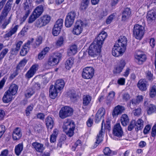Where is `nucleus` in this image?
<instances>
[{
    "mask_svg": "<svg viewBox=\"0 0 156 156\" xmlns=\"http://www.w3.org/2000/svg\"><path fill=\"white\" fill-rule=\"evenodd\" d=\"M65 83L62 79L57 80L55 86L51 85L49 89V96L52 99H55L57 96L58 91L62 90L64 87Z\"/></svg>",
    "mask_w": 156,
    "mask_h": 156,
    "instance_id": "obj_1",
    "label": "nucleus"
},
{
    "mask_svg": "<svg viewBox=\"0 0 156 156\" xmlns=\"http://www.w3.org/2000/svg\"><path fill=\"white\" fill-rule=\"evenodd\" d=\"M62 128L66 135L71 137L74 134L75 128L74 122L71 119H66L64 122Z\"/></svg>",
    "mask_w": 156,
    "mask_h": 156,
    "instance_id": "obj_2",
    "label": "nucleus"
},
{
    "mask_svg": "<svg viewBox=\"0 0 156 156\" xmlns=\"http://www.w3.org/2000/svg\"><path fill=\"white\" fill-rule=\"evenodd\" d=\"M102 45L94 41L89 47L88 51L89 55L91 56L94 57L99 55L101 52Z\"/></svg>",
    "mask_w": 156,
    "mask_h": 156,
    "instance_id": "obj_3",
    "label": "nucleus"
},
{
    "mask_svg": "<svg viewBox=\"0 0 156 156\" xmlns=\"http://www.w3.org/2000/svg\"><path fill=\"white\" fill-rule=\"evenodd\" d=\"M51 20V17L48 15H44L38 19L35 23V26L40 28L48 24Z\"/></svg>",
    "mask_w": 156,
    "mask_h": 156,
    "instance_id": "obj_4",
    "label": "nucleus"
},
{
    "mask_svg": "<svg viewBox=\"0 0 156 156\" xmlns=\"http://www.w3.org/2000/svg\"><path fill=\"white\" fill-rule=\"evenodd\" d=\"M133 31L135 38L140 40L144 34V28L141 25L136 24L134 26Z\"/></svg>",
    "mask_w": 156,
    "mask_h": 156,
    "instance_id": "obj_5",
    "label": "nucleus"
},
{
    "mask_svg": "<svg viewBox=\"0 0 156 156\" xmlns=\"http://www.w3.org/2000/svg\"><path fill=\"white\" fill-rule=\"evenodd\" d=\"M107 124L105 125L104 123V120H103L101 123V130L99 132V134L97 136L96 138V141L95 142L94 148H96L102 140V136L104 133V130L103 129V124H104V125L105 128L108 129L110 127L109 122L107 121Z\"/></svg>",
    "mask_w": 156,
    "mask_h": 156,
    "instance_id": "obj_6",
    "label": "nucleus"
},
{
    "mask_svg": "<svg viewBox=\"0 0 156 156\" xmlns=\"http://www.w3.org/2000/svg\"><path fill=\"white\" fill-rule=\"evenodd\" d=\"M76 16V14L74 11H71L67 15L65 21L66 26L67 27H71L73 25Z\"/></svg>",
    "mask_w": 156,
    "mask_h": 156,
    "instance_id": "obj_7",
    "label": "nucleus"
},
{
    "mask_svg": "<svg viewBox=\"0 0 156 156\" xmlns=\"http://www.w3.org/2000/svg\"><path fill=\"white\" fill-rule=\"evenodd\" d=\"M94 74V69L91 67H87L84 68L82 72L83 78L86 79H91Z\"/></svg>",
    "mask_w": 156,
    "mask_h": 156,
    "instance_id": "obj_8",
    "label": "nucleus"
},
{
    "mask_svg": "<svg viewBox=\"0 0 156 156\" xmlns=\"http://www.w3.org/2000/svg\"><path fill=\"white\" fill-rule=\"evenodd\" d=\"M85 25L81 20H77L76 23L73 30V34L78 35L82 32Z\"/></svg>",
    "mask_w": 156,
    "mask_h": 156,
    "instance_id": "obj_9",
    "label": "nucleus"
},
{
    "mask_svg": "<svg viewBox=\"0 0 156 156\" xmlns=\"http://www.w3.org/2000/svg\"><path fill=\"white\" fill-rule=\"evenodd\" d=\"M8 13H7L6 14H5L3 12H1L0 15V27L2 29H5L10 22L11 16L8 19H6Z\"/></svg>",
    "mask_w": 156,
    "mask_h": 156,
    "instance_id": "obj_10",
    "label": "nucleus"
},
{
    "mask_svg": "<svg viewBox=\"0 0 156 156\" xmlns=\"http://www.w3.org/2000/svg\"><path fill=\"white\" fill-rule=\"evenodd\" d=\"M73 112L72 108L69 107L65 106L61 108L59 112V117L62 119L71 115Z\"/></svg>",
    "mask_w": 156,
    "mask_h": 156,
    "instance_id": "obj_11",
    "label": "nucleus"
},
{
    "mask_svg": "<svg viewBox=\"0 0 156 156\" xmlns=\"http://www.w3.org/2000/svg\"><path fill=\"white\" fill-rule=\"evenodd\" d=\"M61 57L62 55L60 53H56L54 57H51L48 59V64L51 66L58 64L61 59Z\"/></svg>",
    "mask_w": 156,
    "mask_h": 156,
    "instance_id": "obj_12",
    "label": "nucleus"
},
{
    "mask_svg": "<svg viewBox=\"0 0 156 156\" xmlns=\"http://www.w3.org/2000/svg\"><path fill=\"white\" fill-rule=\"evenodd\" d=\"M125 51L123 48L115 44L112 50V54L114 56L117 57L122 55Z\"/></svg>",
    "mask_w": 156,
    "mask_h": 156,
    "instance_id": "obj_13",
    "label": "nucleus"
},
{
    "mask_svg": "<svg viewBox=\"0 0 156 156\" xmlns=\"http://www.w3.org/2000/svg\"><path fill=\"white\" fill-rule=\"evenodd\" d=\"M113 133L115 136L121 137L123 135V131L119 123H117L114 126Z\"/></svg>",
    "mask_w": 156,
    "mask_h": 156,
    "instance_id": "obj_14",
    "label": "nucleus"
},
{
    "mask_svg": "<svg viewBox=\"0 0 156 156\" xmlns=\"http://www.w3.org/2000/svg\"><path fill=\"white\" fill-rule=\"evenodd\" d=\"M38 65L34 64L33 65L25 74V77L29 79L32 77L35 73L36 71L38 70Z\"/></svg>",
    "mask_w": 156,
    "mask_h": 156,
    "instance_id": "obj_15",
    "label": "nucleus"
},
{
    "mask_svg": "<svg viewBox=\"0 0 156 156\" xmlns=\"http://www.w3.org/2000/svg\"><path fill=\"white\" fill-rule=\"evenodd\" d=\"M127 41V39L125 36H121L118 40L117 43L115 44L125 50Z\"/></svg>",
    "mask_w": 156,
    "mask_h": 156,
    "instance_id": "obj_16",
    "label": "nucleus"
},
{
    "mask_svg": "<svg viewBox=\"0 0 156 156\" xmlns=\"http://www.w3.org/2000/svg\"><path fill=\"white\" fill-rule=\"evenodd\" d=\"M33 40L34 39L32 38L30 41H28L23 46V48L20 52V54L21 55L24 56L27 53V51L30 48V45L33 42Z\"/></svg>",
    "mask_w": 156,
    "mask_h": 156,
    "instance_id": "obj_17",
    "label": "nucleus"
},
{
    "mask_svg": "<svg viewBox=\"0 0 156 156\" xmlns=\"http://www.w3.org/2000/svg\"><path fill=\"white\" fill-rule=\"evenodd\" d=\"M125 110V108L123 106L118 105L114 108L112 112V115L113 117H116L123 112Z\"/></svg>",
    "mask_w": 156,
    "mask_h": 156,
    "instance_id": "obj_18",
    "label": "nucleus"
},
{
    "mask_svg": "<svg viewBox=\"0 0 156 156\" xmlns=\"http://www.w3.org/2000/svg\"><path fill=\"white\" fill-rule=\"evenodd\" d=\"M147 21L150 23L156 19V9H154L148 12L147 16Z\"/></svg>",
    "mask_w": 156,
    "mask_h": 156,
    "instance_id": "obj_19",
    "label": "nucleus"
},
{
    "mask_svg": "<svg viewBox=\"0 0 156 156\" xmlns=\"http://www.w3.org/2000/svg\"><path fill=\"white\" fill-rule=\"evenodd\" d=\"M148 85L147 82L144 79L140 80L137 84V87L141 91H146Z\"/></svg>",
    "mask_w": 156,
    "mask_h": 156,
    "instance_id": "obj_20",
    "label": "nucleus"
},
{
    "mask_svg": "<svg viewBox=\"0 0 156 156\" xmlns=\"http://www.w3.org/2000/svg\"><path fill=\"white\" fill-rule=\"evenodd\" d=\"M107 36L106 33L104 31H102L99 34L96 40L94 41H96L98 43L102 45Z\"/></svg>",
    "mask_w": 156,
    "mask_h": 156,
    "instance_id": "obj_21",
    "label": "nucleus"
},
{
    "mask_svg": "<svg viewBox=\"0 0 156 156\" xmlns=\"http://www.w3.org/2000/svg\"><path fill=\"white\" fill-rule=\"evenodd\" d=\"M144 105L145 106H147V114L149 115H151L156 110V106L155 105L150 104H148L147 101H144Z\"/></svg>",
    "mask_w": 156,
    "mask_h": 156,
    "instance_id": "obj_22",
    "label": "nucleus"
},
{
    "mask_svg": "<svg viewBox=\"0 0 156 156\" xmlns=\"http://www.w3.org/2000/svg\"><path fill=\"white\" fill-rule=\"evenodd\" d=\"M23 6L24 11L31 12L32 10L33 6L31 0H25Z\"/></svg>",
    "mask_w": 156,
    "mask_h": 156,
    "instance_id": "obj_23",
    "label": "nucleus"
},
{
    "mask_svg": "<svg viewBox=\"0 0 156 156\" xmlns=\"http://www.w3.org/2000/svg\"><path fill=\"white\" fill-rule=\"evenodd\" d=\"M32 145V148L34 149L37 152H42L44 149V145L37 142L33 143Z\"/></svg>",
    "mask_w": 156,
    "mask_h": 156,
    "instance_id": "obj_24",
    "label": "nucleus"
},
{
    "mask_svg": "<svg viewBox=\"0 0 156 156\" xmlns=\"http://www.w3.org/2000/svg\"><path fill=\"white\" fill-rule=\"evenodd\" d=\"M136 62L139 65L142 64L146 59L145 55L144 54H136L135 55Z\"/></svg>",
    "mask_w": 156,
    "mask_h": 156,
    "instance_id": "obj_25",
    "label": "nucleus"
},
{
    "mask_svg": "<svg viewBox=\"0 0 156 156\" xmlns=\"http://www.w3.org/2000/svg\"><path fill=\"white\" fill-rule=\"evenodd\" d=\"M22 133L20 128L17 127L14 130L12 134V137L14 140H19L22 136Z\"/></svg>",
    "mask_w": 156,
    "mask_h": 156,
    "instance_id": "obj_26",
    "label": "nucleus"
},
{
    "mask_svg": "<svg viewBox=\"0 0 156 156\" xmlns=\"http://www.w3.org/2000/svg\"><path fill=\"white\" fill-rule=\"evenodd\" d=\"M92 97L89 95H85L83 97L82 108L84 109L86 106L89 105L91 101Z\"/></svg>",
    "mask_w": 156,
    "mask_h": 156,
    "instance_id": "obj_27",
    "label": "nucleus"
},
{
    "mask_svg": "<svg viewBox=\"0 0 156 156\" xmlns=\"http://www.w3.org/2000/svg\"><path fill=\"white\" fill-rule=\"evenodd\" d=\"M13 95L6 91L2 98V101L4 103H8L11 101L12 99Z\"/></svg>",
    "mask_w": 156,
    "mask_h": 156,
    "instance_id": "obj_28",
    "label": "nucleus"
},
{
    "mask_svg": "<svg viewBox=\"0 0 156 156\" xmlns=\"http://www.w3.org/2000/svg\"><path fill=\"white\" fill-rule=\"evenodd\" d=\"M18 27V25H16L14 27H12L10 31L4 35V38H7L11 36L16 32Z\"/></svg>",
    "mask_w": 156,
    "mask_h": 156,
    "instance_id": "obj_29",
    "label": "nucleus"
},
{
    "mask_svg": "<svg viewBox=\"0 0 156 156\" xmlns=\"http://www.w3.org/2000/svg\"><path fill=\"white\" fill-rule=\"evenodd\" d=\"M125 62L124 60L120 61L119 63L114 69V72L117 73H120L122 72L125 66Z\"/></svg>",
    "mask_w": 156,
    "mask_h": 156,
    "instance_id": "obj_30",
    "label": "nucleus"
},
{
    "mask_svg": "<svg viewBox=\"0 0 156 156\" xmlns=\"http://www.w3.org/2000/svg\"><path fill=\"white\" fill-rule=\"evenodd\" d=\"M23 43L22 41H19L16 43L15 45L16 47L11 49V52L12 54L13 55L16 54L18 51L19 50L20 48Z\"/></svg>",
    "mask_w": 156,
    "mask_h": 156,
    "instance_id": "obj_31",
    "label": "nucleus"
},
{
    "mask_svg": "<svg viewBox=\"0 0 156 156\" xmlns=\"http://www.w3.org/2000/svg\"><path fill=\"white\" fill-rule=\"evenodd\" d=\"M18 89V86L15 84H11L7 91L13 96L16 93Z\"/></svg>",
    "mask_w": 156,
    "mask_h": 156,
    "instance_id": "obj_32",
    "label": "nucleus"
},
{
    "mask_svg": "<svg viewBox=\"0 0 156 156\" xmlns=\"http://www.w3.org/2000/svg\"><path fill=\"white\" fill-rule=\"evenodd\" d=\"M13 1V0H9L8 1L2 12L6 14L7 13L9 12L11 8V5Z\"/></svg>",
    "mask_w": 156,
    "mask_h": 156,
    "instance_id": "obj_33",
    "label": "nucleus"
},
{
    "mask_svg": "<svg viewBox=\"0 0 156 156\" xmlns=\"http://www.w3.org/2000/svg\"><path fill=\"white\" fill-rule=\"evenodd\" d=\"M46 125L48 129H51L54 125V120L53 118L50 116L47 117L45 119Z\"/></svg>",
    "mask_w": 156,
    "mask_h": 156,
    "instance_id": "obj_34",
    "label": "nucleus"
},
{
    "mask_svg": "<svg viewBox=\"0 0 156 156\" xmlns=\"http://www.w3.org/2000/svg\"><path fill=\"white\" fill-rule=\"evenodd\" d=\"M131 11L129 8H126L123 11L122 16V20H125L128 19L130 15Z\"/></svg>",
    "mask_w": 156,
    "mask_h": 156,
    "instance_id": "obj_35",
    "label": "nucleus"
},
{
    "mask_svg": "<svg viewBox=\"0 0 156 156\" xmlns=\"http://www.w3.org/2000/svg\"><path fill=\"white\" fill-rule=\"evenodd\" d=\"M77 52V47L75 45H73L70 47L68 50L67 55L69 56H72L75 54Z\"/></svg>",
    "mask_w": 156,
    "mask_h": 156,
    "instance_id": "obj_36",
    "label": "nucleus"
},
{
    "mask_svg": "<svg viewBox=\"0 0 156 156\" xmlns=\"http://www.w3.org/2000/svg\"><path fill=\"white\" fill-rule=\"evenodd\" d=\"M49 50L50 48L48 47H46L44 48L41 52L38 54V59L39 60L42 59Z\"/></svg>",
    "mask_w": 156,
    "mask_h": 156,
    "instance_id": "obj_37",
    "label": "nucleus"
},
{
    "mask_svg": "<svg viewBox=\"0 0 156 156\" xmlns=\"http://www.w3.org/2000/svg\"><path fill=\"white\" fill-rule=\"evenodd\" d=\"M23 149V143H20L16 145L15 148V152L17 156L20 155Z\"/></svg>",
    "mask_w": 156,
    "mask_h": 156,
    "instance_id": "obj_38",
    "label": "nucleus"
},
{
    "mask_svg": "<svg viewBox=\"0 0 156 156\" xmlns=\"http://www.w3.org/2000/svg\"><path fill=\"white\" fill-rule=\"evenodd\" d=\"M43 11V7L42 5H40L36 7L34 10L33 13L38 17L42 14Z\"/></svg>",
    "mask_w": 156,
    "mask_h": 156,
    "instance_id": "obj_39",
    "label": "nucleus"
},
{
    "mask_svg": "<svg viewBox=\"0 0 156 156\" xmlns=\"http://www.w3.org/2000/svg\"><path fill=\"white\" fill-rule=\"evenodd\" d=\"M129 120L127 115L126 114L122 115L121 118V124L123 126L127 125L129 123Z\"/></svg>",
    "mask_w": 156,
    "mask_h": 156,
    "instance_id": "obj_40",
    "label": "nucleus"
},
{
    "mask_svg": "<svg viewBox=\"0 0 156 156\" xmlns=\"http://www.w3.org/2000/svg\"><path fill=\"white\" fill-rule=\"evenodd\" d=\"M144 122L141 119H139L136 122V131L141 130L143 128Z\"/></svg>",
    "mask_w": 156,
    "mask_h": 156,
    "instance_id": "obj_41",
    "label": "nucleus"
},
{
    "mask_svg": "<svg viewBox=\"0 0 156 156\" xmlns=\"http://www.w3.org/2000/svg\"><path fill=\"white\" fill-rule=\"evenodd\" d=\"M74 62V59L72 58H70L66 61L65 64L66 69H69L72 67Z\"/></svg>",
    "mask_w": 156,
    "mask_h": 156,
    "instance_id": "obj_42",
    "label": "nucleus"
},
{
    "mask_svg": "<svg viewBox=\"0 0 156 156\" xmlns=\"http://www.w3.org/2000/svg\"><path fill=\"white\" fill-rule=\"evenodd\" d=\"M156 95V85H152L150 89V95L153 98Z\"/></svg>",
    "mask_w": 156,
    "mask_h": 156,
    "instance_id": "obj_43",
    "label": "nucleus"
},
{
    "mask_svg": "<svg viewBox=\"0 0 156 156\" xmlns=\"http://www.w3.org/2000/svg\"><path fill=\"white\" fill-rule=\"evenodd\" d=\"M143 98L142 95H139L137 97L136 99H132L131 100L130 103L132 104H136L139 103L141 101H143Z\"/></svg>",
    "mask_w": 156,
    "mask_h": 156,
    "instance_id": "obj_44",
    "label": "nucleus"
},
{
    "mask_svg": "<svg viewBox=\"0 0 156 156\" xmlns=\"http://www.w3.org/2000/svg\"><path fill=\"white\" fill-rule=\"evenodd\" d=\"M27 62V60L25 58L22 59L17 65L16 68L17 69H20V67H23L26 64Z\"/></svg>",
    "mask_w": 156,
    "mask_h": 156,
    "instance_id": "obj_45",
    "label": "nucleus"
},
{
    "mask_svg": "<svg viewBox=\"0 0 156 156\" xmlns=\"http://www.w3.org/2000/svg\"><path fill=\"white\" fill-rule=\"evenodd\" d=\"M38 17L32 12L28 19V23H33Z\"/></svg>",
    "mask_w": 156,
    "mask_h": 156,
    "instance_id": "obj_46",
    "label": "nucleus"
},
{
    "mask_svg": "<svg viewBox=\"0 0 156 156\" xmlns=\"http://www.w3.org/2000/svg\"><path fill=\"white\" fill-rule=\"evenodd\" d=\"M116 15L115 13H113L110 15L107 19L106 20V23L107 24H108L111 23L112 20L114 18Z\"/></svg>",
    "mask_w": 156,
    "mask_h": 156,
    "instance_id": "obj_47",
    "label": "nucleus"
},
{
    "mask_svg": "<svg viewBox=\"0 0 156 156\" xmlns=\"http://www.w3.org/2000/svg\"><path fill=\"white\" fill-rule=\"evenodd\" d=\"M136 126V121L135 120H132L128 127V130L129 131H131Z\"/></svg>",
    "mask_w": 156,
    "mask_h": 156,
    "instance_id": "obj_48",
    "label": "nucleus"
},
{
    "mask_svg": "<svg viewBox=\"0 0 156 156\" xmlns=\"http://www.w3.org/2000/svg\"><path fill=\"white\" fill-rule=\"evenodd\" d=\"M8 51V49L6 48L4 49L2 51L0 54V60H2Z\"/></svg>",
    "mask_w": 156,
    "mask_h": 156,
    "instance_id": "obj_49",
    "label": "nucleus"
},
{
    "mask_svg": "<svg viewBox=\"0 0 156 156\" xmlns=\"http://www.w3.org/2000/svg\"><path fill=\"white\" fill-rule=\"evenodd\" d=\"M63 23V20L62 19H60L56 21L54 26L62 28V27Z\"/></svg>",
    "mask_w": 156,
    "mask_h": 156,
    "instance_id": "obj_50",
    "label": "nucleus"
},
{
    "mask_svg": "<svg viewBox=\"0 0 156 156\" xmlns=\"http://www.w3.org/2000/svg\"><path fill=\"white\" fill-rule=\"evenodd\" d=\"M69 96L71 100L73 101H74L76 100L77 95L74 92H72L70 93Z\"/></svg>",
    "mask_w": 156,
    "mask_h": 156,
    "instance_id": "obj_51",
    "label": "nucleus"
},
{
    "mask_svg": "<svg viewBox=\"0 0 156 156\" xmlns=\"http://www.w3.org/2000/svg\"><path fill=\"white\" fill-rule=\"evenodd\" d=\"M33 108V105H31L28 106L27 108L26 112V115L27 116L29 115L30 112L31 111Z\"/></svg>",
    "mask_w": 156,
    "mask_h": 156,
    "instance_id": "obj_52",
    "label": "nucleus"
},
{
    "mask_svg": "<svg viewBox=\"0 0 156 156\" xmlns=\"http://www.w3.org/2000/svg\"><path fill=\"white\" fill-rule=\"evenodd\" d=\"M6 130L5 126L2 125H0V138L4 134Z\"/></svg>",
    "mask_w": 156,
    "mask_h": 156,
    "instance_id": "obj_53",
    "label": "nucleus"
},
{
    "mask_svg": "<svg viewBox=\"0 0 156 156\" xmlns=\"http://www.w3.org/2000/svg\"><path fill=\"white\" fill-rule=\"evenodd\" d=\"M33 94V91L32 90H27L26 91L25 94V97L27 98H29L32 96Z\"/></svg>",
    "mask_w": 156,
    "mask_h": 156,
    "instance_id": "obj_54",
    "label": "nucleus"
},
{
    "mask_svg": "<svg viewBox=\"0 0 156 156\" xmlns=\"http://www.w3.org/2000/svg\"><path fill=\"white\" fill-rule=\"evenodd\" d=\"M42 40V37L41 36H39L37 37L35 42V44L37 47L41 44Z\"/></svg>",
    "mask_w": 156,
    "mask_h": 156,
    "instance_id": "obj_55",
    "label": "nucleus"
},
{
    "mask_svg": "<svg viewBox=\"0 0 156 156\" xmlns=\"http://www.w3.org/2000/svg\"><path fill=\"white\" fill-rule=\"evenodd\" d=\"M30 26L29 24H27L26 25L21 31V34H23L25 32L27 31L30 29Z\"/></svg>",
    "mask_w": 156,
    "mask_h": 156,
    "instance_id": "obj_56",
    "label": "nucleus"
},
{
    "mask_svg": "<svg viewBox=\"0 0 156 156\" xmlns=\"http://www.w3.org/2000/svg\"><path fill=\"white\" fill-rule=\"evenodd\" d=\"M115 93L113 91H110L108 94L107 97V99L110 101H111L114 97Z\"/></svg>",
    "mask_w": 156,
    "mask_h": 156,
    "instance_id": "obj_57",
    "label": "nucleus"
},
{
    "mask_svg": "<svg viewBox=\"0 0 156 156\" xmlns=\"http://www.w3.org/2000/svg\"><path fill=\"white\" fill-rule=\"evenodd\" d=\"M64 41V38L62 37L61 36L60 37L57 41L56 42L57 45L58 46L62 45Z\"/></svg>",
    "mask_w": 156,
    "mask_h": 156,
    "instance_id": "obj_58",
    "label": "nucleus"
},
{
    "mask_svg": "<svg viewBox=\"0 0 156 156\" xmlns=\"http://www.w3.org/2000/svg\"><path fill=\"white\" fill-rule=\"evenodd\" d=\"M96 114L98 115H100L101 116H104L105 114V109L103 108H100L99 109Z\"/></svg>",
    "mask_w": 156,
    "mask_h": 156,
    "instance_id": "obj_59",
    "label": "nucleus"
},
{
    "mask_svg": "<svg viewBox=\"0 0 156 156\" xmlns=\"http://www.w3.org/2000/svg\"><path fill=\"white\" fill-rule=\"evenodd\" d=\"M151 126L149 125H147L144 128V131L143 133L144 134H147L149 131L151 129Z\"/></svg>",
    "mask_w": 156,
    "mask_h": 156,
    "instance_id": "obj_60",
    "label": "nucleus"
},
{
    "mask_svg": "<svg viewBox=\"0 0 156 156\" xmlns=\"http://www.w3.org/2000/svg\"><path fill=\"white\" fill-rule=\"evenodd\" d=\"M7 79V78L4 77L0 81V90L3 87Z\"/></svg>",
    "mask_w": 156,
    "mask_h": 156,
    "instance_id": "obj_61",
    "label": "nucleus"
},
{
    "mask_svg": "<svg viewBox=\"0 0 156 156\" xmlns=\"http://www.w3.org/2000/svg\"><path fill=\"white\" fill-rule=\"evenodd\" d=\"M18 69H17V68H16V69L14 71L13 73L9 77V79H13L18 74Z\"/></svg>",
    "mask_w": 156,
    "mask_h": 156,
    "instance_id": "obj_62",
    "label": "nucleus"
},
{
    "mask_svg": "<svg viewBox=\"0 0 156 156\" xmlns=\"http://www.w3.org/2000/svg\"><path fill=\"white\" fill-rule=\"evenodd\" d=\"M146 77L149 80H151L152 79L153 75L150 71H148L146 72Z\"/></svg>",
    "mask_w": 156,
    "mask_h": 156,
    "instance_id": "obj_63",
    "label": "nucleus"
},
{
    "mask_svg": "<svg viewBox=\"0 0 156 156\" xmlns=\"http://www.w3.org/2000/svg\"><path fill=\"white\" fill-rule=\"evenodd\" d=\"M151 136L153 137H154L156 136V123L152 129Z\"/></svg>",
    "mask_w": 156,
    "mask_h": 156,
    "instance_id": "obj_64",
    "label": "nucleus"
}]
</instances>
